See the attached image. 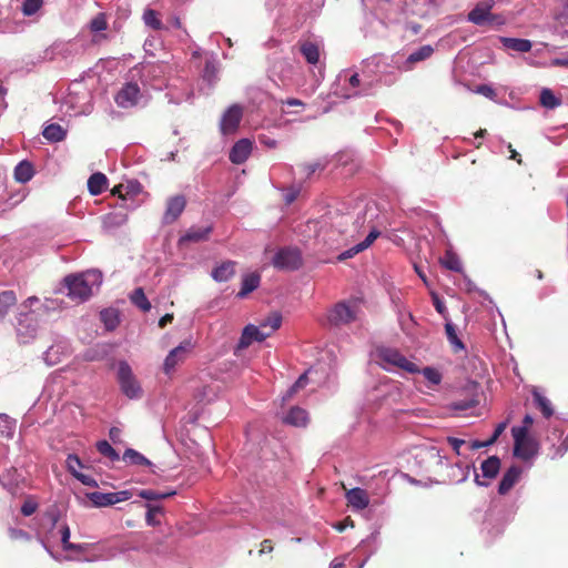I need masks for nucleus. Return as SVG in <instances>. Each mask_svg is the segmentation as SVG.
<instances>
[{
    "label": "nucleus",
    "instance_id": "nucleus-1",
    "mask_svg": "<svg viewBox=\"0 0 568 568\" xmlns=\"http://www.w3.org/2000/svg\"><path fill=\"white\" fill-rule=\"evenodd\" d=\"M383 216L378 205L366 199H358L344 204L341 213L334 217L333 225L344 237L345 242L356 240L364 230L371 232L373 229L379 231L383 225Z\"/></svg>",
    "mask_w": 568,
    "mask_h": 568
},
{
    "label": "nucleus",
    "instance_id": "nucleus-2",
    "mask_svg": "<svg viewBox=\"0 0 568 568\" xmlns=\"http://www.w3.org/2000/svg\"><path fill=\"white\" fill-rule=\"evenodd\" d=\"M362 72L365 73V87L375 93L382 85L390 87L397 82L402 73L398 64V53L385 55L373 54L361 62Z\"/></svg>",
    "mask_w": 568,
    "mask_h": 568
},
{
    "label": "nucleus",
    "instance_id": "nucleus-3",
    "mask_svg": "<svg viewBox=\"0 0 568 568\" xmlns=\"http://www.w3.org/2000/svg\"><path fill=\"white\" fill-rule=\"evenodd\" d=\"M101 284L102 274L97 270L71 274L63 280V285L68 290L67 295L77 303L89 300L94 290H98Z\"/></svg>",
    "mask_w": 568,
    "mask_h": 568
},
{
    "label": "nucleus",
    "instance_id": "nucleus-4",
    "mask_svg": "<svg viewBox=\"0 0 568 568\" xmlns=\"http://www.w3.org/2000/svg\"><path fill=\"white\" fill-rule=\"evenodd\" d=\"M34 303H39V298L30 296L18 307L16 329L20 342L24 344L36 337L39 328L40 313Z\"/></svg>",
    "mask_w": 568,
    "mask_h": 568
},
{
    "label": "nucleus",
    "instance_id": "nucleus-5",
    "mask_svg": "<svg viewBox=\"0 0 568 568\" xmlns=\"http://www.w3.org/2000/svg\"><path fill=\"white\" fill-rule=\"evenodd\" d=\"M413 466L419 473L435 474L443 466H448L442 450L433 444L416 446L412 453Z\"/></svg>",
    "mask_w": 568,
    "mask_h": 568
},
{
    "label": "nucleus",
    "instance_id": "nucleus-6",
    "mask_svg": "<svg viewBox=\"0 0 568 568\" xmlns=\"http://www.w3.org/2000/svg\"><path fill=\"white\" fill-rule=\"evenodd\" d=\"M376 362L386 371L395 368L404 369L407 373L416 374L418 366L408 361L398 349L392 347H378L375 353Z\"/></svg>",
    "mask_w": 568,
    "mask_h": 568
},
{
    "label": "nucleus",
    "instance_id": "nucleus-7",
    "mask_svg": "<svg viewBox=\"0 0 568 568\" xmlns=\"http://www.w3.org/2000/svg\"><path fill=\"white\" fill-rule=\"evenodd\" d=\"M62 524H59V517L55 510L48 511L43 515L40 528L38 530V540L41 542L48 554L57 559L55 555L51 550V544H54L58 539L61 541V535L59 528Z\"/></svg>",
    "mask_w": 568,
    "mask_h": 568
},
{
    "label": "nucleus",
    "instance_id": "nucleus-8",
    "mask_svg": "<svg viewBox=\"0 0 568 568\" xmlns=\"http://www.w3.org/2000/svg\"><path fill=\"white\" fill-rule=\"evenodd\" d=\"M118 383L121 392L130 399H139L142 396V387L135 378L131 366L121 361L118 365Z\"/></svg>",
    "mask_w": 568,
    "mask_h": 568
},
{
    "label": "nucleus",
    "instance_id": "nucleus-9",
    "mask_svg": "<svg viewBox=\"0 0 568 568\" xmlns=\"http://www.w3.org/2000/svg\"><path fill=\"white\" fill-rule=\"evenodd\" d=\"M130 548L124 544L113 541H99L92 544V552L87 559L88 561H108L114 559L116 556L124 554Z\"/></svg>",
    "mask_w": 568,
    "mask_h": 568
},
{
    "label": "nucleus",
    "instance_id": "nucleus-10",
    "mask_svg": "<svg viewBox=\"0 0 568 568\" xmlns=\"http://www.w3.org/2000/svg\"><path fill=\"white\" fill-rule=\"evenodd\" d=\"M143 98L138 83L133 81L125 82L114 95L116 105L121 109H131L138 106Z\"/></svg>",
    "mask_w": 568,
    "mask_h": 568
},
{
    "label": "nucleus",
    "instance_id": "nucleus-11",
    "mask_svg": "<svg viewBox=\"0 0 568 568\" xmlns=\"http://www.w3.org/2000/svg\"><path fill=\"white\" fill-rule=\"evenodd\" d=\"M358 307L355 302H339L334 305L328 314V321L335 326L346 325L357 318Z\"/></svg>",
    "mask_w": 568,
    "mask_h": 568
},
{
    "label": "nucleus",
    "instance_id": "nucleus-12",
    "mask_svg": "<svg viewBox=\"0 0 568 568\" xmlns=\"http://www.w3.org/2000/svg\"><path fill=\"white\" fill-rule=\"evenodd\" d=\"M272 264L277 270L295 271L302 265L301 252L294 247L280 248L273 256Z\"/></svg>",
    "mask_w": 568,
    "mask_h": 568
},
{
    "label": "nucleus",
    "instance_id": "nucleus-13",
    "mask_svg": "<svg viewBox=\"0 0 568 568\" xmlns=\"http://www.w3.org/2000/svg\"><path fill=\"white\" fill-rule=\"evenodd\" d=\"M339 78H344L346 82V90L349 92L345 95L346 98L353 97H367L374 94L373 89H367L365 87V73L362 72H353L348 75L347 71H344Z\"/></svg>",
    "mask_w": 568,
    "mask_h": 568
},
{
    "label": "nucleus",
    "instance_id": "nucleus-14",
    "mask_svg": "<svg viewBox=\"0 0 568 568\" xmlns=\"http://www.w3.org/2000/svg\"><path fill=\"white\" fill-rule=\"evenodd\" d=\"M434 48L430 44H425L410 52L407 57H402L398 53V64L402 72L412 71L415 65L432 57Z\"/></svg>",
    "mask_w": 568,
    "mask_h": 568
},
{
    "label": "nucleus",
    "instance_id": "nucleus-15",
    "mask_svg": "<svg viewBox=\"0 0 568 568\" xmlns=\"http://www.w3.org/2000/svg\"><path fill=\"white\" fill-rule=\"evenodd\" d=\"M193 348V344L191 339H185L181 342L176 347L171 349L166 355L163 363V371L165 374H171L179 363H182L187 353Z\"/></svg>",
    "mask_w": 568,
    "mask_h": 568
},
{
    "label": "nucleus",
    "instance_id": "nucleus-16",
    "mask_svg": "<svg viewBox=\"0 0 568 568\" xmlns=\"http://www.w3.org/2000/svg\"><path fill=\"white\" fill-rule=\"evenodd\" d=\"M131 497L132 493L130 490H120L114 493L93 491L89 494V499L95 507L112 506L129 500Z\"/></svg>",
    "mask_w": 568,
    "mask_h": 568
},
{
    "label": "nucleus",
    "instance_id": "nucleus-17",
    "mask_svg": "<svg viewBox=\"0 0 568 568\" xmlns=\"http://www.w3.org/2000/svg\"><path fill=\"white\" fill-rule=\"evenodd\" d=\"M500 469V459L497 456H489L480 465L481 476L475 473V483L480 487H488L496 478Z\"/></svg>",
    "mask_w": 568,
    "mask_h": 568
},
{
    "label": "nucleus",
    "instance_id": "nucleus-18",
    "mask_svg": "<svg viewBox=\"0 0 568 568\" xmlns=\"http://www.w3.org/2000/svg\"><path fill=\"white\" fill-rule=\"evenodd\" d=\"M164 64H148L142 67L140 74L143 79V83L150 85L155 90H162L164 80L162 79L164 71Z\"/></svg>",
    "mask_w": 568,
    "mask_h": 568
},
{
    "label": "nucleus",
    "instance_id": "nucleus-19",
    "mask_svg": "<svg viewBox=\"0 0 568 568\" xmlns=\"http://www.w3.org/2000/svg\"><path fill=\"white\" fill-rule=\"evenodd\" d=\"M243 111L237 104L231 105L222 115L220 122V129L223 134H230L235 132L241 120Z\"/></svg>",
    "mask_w": 568,
    "mask_h": 568
},
{
    "label": "nucleus",
    "instance_id": "nucleus-20",
    "mask_svg": "<svg viewBox=\"0 0 568 568\" xmlns=\"http://www.w3.org/2000/svg\"><path fill=\"white\" fill-rule=\"evenodd\" d=\"M186 206V199L184 195H174L168 199L166 207L162 217L164 224L174 223L183 213Z\"/></svg>",
    "mask_w": 568,
    "mask_h": 568
},
{
    "label": "nucleus",
    "instance_id": "nucleus-21",
    "mask_svg": "<svg viewBox=\"0 0 568 568\" xmlns=\"http://www.w3.org/2000/svg\"><path fill=\"white\" fill-rule=\"evenodd\" d=\"M546 442L549 444L547 454L551 459L562 457L568 450V435L562 438V433L557 429L547 436Z\"/></svg>",
    "mask_w": 568,
    "mask_h": 568
},
{
    "label": "nucleus",
    "instance_id": "nucleus-22",
    "mask_svg": "<svg viewBox=\"0 0 568 568\" xmlns=\"http://www.w3.org/2000/svg\"><path fill=\"white\" fill-rule=\"evenodd\" d=\"M495 6L494 0L479 1L468 13L467 20L476 26H485L488 22V16Z\"/></svg>",
    "mask_w": 568,
    "mask_h": 568
},
{
    "label": "nucleus",
    "instance_id": "nucleus-23",
    "mask_svg": "<svg viewBox=\"0 0 568 568\" xmlns=\"http://www.w3.org/2000/svg\"><path fill=\"white\" fill-rule=\"evenodd\" d=\"M69 343L64 339H59L43 353V361L49 366L57 365L69 354Z\"/></svg>",
    "mask_w": 568,
    "mask_h": 568
},
{
    "label": "nucleus",
    "instance_id": "nucleus-24",
    "mask_svg": "<svg viewBox=\"0 0 568 568\" xmlns=\"http://www.w3.org/2000/svg\"><path fill=\"white\" fill-rule=\"evenodd\" d=\"M379 235L381 231L373 229L363 241L339 253L337 260L342 262L354 257L358 253L367 250Z\"/></svg>",
    "mask_w": 568,
    "mask_h": 568
},
{
    "label": "nucleus",
    "instance_id": "nucleus-25",
    "mask_svg": "<svg viewBox=\"0 0 568 568\" xmlns=\"http://www.w3.org/2000/svg\"><path fill=\"white\" fill-rule=\"evenodd\" d=\"M270 336V332H266L262 328V326H255L253 324H248L244 327L240 342L239 347L245 348L252 344V342H263Z\"/></svg>",
    "mask_w": 568,
    "mask_h": 568
},
{
    "label": "nucleus",
    "instance_id": "nucleus-26",
    "mask_svg": "<svg viewBox=\"0 0 568 568\" xmlns=\"http://www.w3.org/2000/svg\"><path fill=\"white\" fill-rule=\"evenodd\" d=\"M253 150V143L250 139L239 140L230 151V161L234 164L244 163Z\"/></svg>",
    "mask_w": 568,
    "mask_h": 568
},
{
    "label": "nucleus",
    "instance_id": "nucleus-27",
    "mask_svg": "<svg viewBox=\"0 0 568 568\" xmlns=\"http://www.w3.org/2000/svg\"><path fill=\"white\" fill-rule=\"evenodd\" d=\"M346 500L348 505L355 510H363L369 504V498L366 490L355 487L349 489L346 495Z\"/></svg>",
    "mask_w": 568,
    "mask_h": 568
},
{
    "label": "nucleus",
    "instance_id": "nucleus-28",
    "mask_svg": "<svg viewBox=\"0 0 568 568\" xmlns=\"http://www.w3.org/2000/svg\"><path fill=\"white\" fill-rule=\"evenodd\" d=\"M300 52L308 64L313 67L321 65V50L317 43L304 41L300 44Z\"/></svg>",
    "mask_w": 568,
    "mask_h": 568
},
{
    "label": "nucleus",
    "instance_id": "nucleus-29",
    "mask_svg": "<svg viewBox=\"0 0 568 568\" xmlns=\"http://www.w3.org/2000/svg\"><path fill=\"white\" fill-rule=\"evenodd\" d=\"M59 532L61 535V544L65 551H78V552H85L89 550H92V544H73L70 542V528L69 526L63 523L60 528Z\"/></svg>",
    "mask_w": 568,
    "mask_h": 568
},
{
    "label": "nucleus",
    "instance_id": "nucleus-30",
    "mask_svg": "<svg viewBox=\"0 0 568 568\" xmlns=\"http://www.w3.org/2000/svg\"><path fill=\"white\" fill-rule=\"evenodd\" d=\"M521 475V468L518 466L509 467L506 473L503 475L501 480L498 485V493L500 495H506L519 480Z\"/></svg>",
    "mask_w": 568,
    "mask_h": 568
},
{
    "label": "nucleus",
    "instance_id": "nucleus-31",
    "mask_svg": "<svg viewBox=\"0 0 568 568\" xmlns=\"http://www.w3.org/2000/svg\"><path fill=\"white\" fill-rule=\"evenodd\" d=\"M538 454V443L530 438L514 445V455L523 460H530Z\"/></svg>",
    "mask_w": 568,
    "mask_h": 568
},
{
    "label": "nucleus",
    "instance_id": "nucleus-32",
    "mask_svg": "<svg viewBox=\"0 0 568 568\" xmlns=\"http://www.w3.org/2000/svg\"><path fill=\"white\" fill-rule=\"evenodd\" d=\"M235 275V262L225 261L221 264L216 265L212 272L211 276L216 282H227Z\"/></svg>",
    "mask_w": 568,
    "mask_h": 568
},
{
    "label": "nucleus",
    "instance_id": "nucleus-33",
    "mask_svg": "<svg viewBox=\"0 0 568 568\" xmlns=\"http://www.w3.org/2000/svg\"><path fill=\"white\" fill-rule=\"evenodd\" d=\"M80 88H81V81H74L71 87H70V94H69V102L72 103V104H77V108H78V113H87L91 110V101H92V95L89 91H87L83 95V102H78V101H74L72 95L73 94H79L80 93Z\"/></svg>",
    "mask_w": 568,
    "mask_h": 568
},
{
    "label": "nucleus",
    "instance_id": "nucleus-34",
    "mask_svg": "<svg viewBox=\"0 0 568 568\" xmlns=\"http://www.w3.org/2000/svg\"><path fill=\"white\" fill-rule=\"evenodd\" d=\"M212 232V226H192L190 227L184 235L180 237V244L186 242H202L209 239L210 233Z\"/></svg>",
    "mask_w": 568,
    "mask_h": 568
},
{
    "label": "nucleus",
    "instance_id": "nucleus-35",
    "mask_svg": "<svg viewBox=\"0 0 568 568\" xmlns=\"http://www.w3.org/2000/svg\"><path fill=\"white\" fill-rule=\"evenodd\" d=\"M202 80L211 89L219 80V61L211 57L205 61V65L202 73Z\"/></svg>",
    "mask_w": 568,
    "mask_h": 568
},
{
    "label": "nucleus",
    "instance_id": "nucleus-36",
    "mask_svg": "<svg viewBox=\"0 0 568 568\" xmlns=\"http://www.w3.org/2000/svg\"><path fill=\"white\" fill-rule=\"evenodd\" d=\"M261 276L258 273L253 272L245 274L242 277L241 290L237 293L239 298H244L250 293L255 291L260 286Z\"/></svg>",
    "mask_w": 568,
    "mask_h": 568
},
{
    "label": "nucleus",
    "instance_id": "nucleus-37",
    "mask_svg": "<svg viewBox=\"0 0 568 568\" xmlns=\"http://www.w3.org/2000/svg\"><path fill=\"white\" fill-rule=\"evenodd\" d=\"M500 43L504 48L516 52L526 53L531 50V41L527 39L500 37Z\"/></svg>",
    "mask_w": 568,
    "mask_h": 568
},
{
    "label": "nucleus",
    "instance_id": "nucleus-38",
    "mask_svg": "<svg viewBox=\"0 0 568 568\" xmlns=\"http://www.w3.org/2000/svg\"><path fill=\"white\" fill-rule=\"evenodd\" d=\"M308 420V415H307V412L301 407H292L290 409V412L285 415V417L283 418V422L285 424H288V425H292V426H295V427H301V426H305L306 423Z\"/></svg>",
    "mask_w": 568,
    "mask_h": 568
},
{
    "label": "nucleus",
    "instance_id": "nucleus-39",
    "mask_svg": "<svg viewBox=\"0 0 568 568\" xmlns=\"http://www.w3.org/2000/svg\"><path fill=\"white\" fill-rule=\"evenodd\" d=\"M128 220V216L122 211L110 212L102 217V226L105 231H111L122 226Z\"/></svg>",
    "mask_w": 568,
    "mask_h": 568
},
{
    "label": "nucleus",
    "instance_id": "nucleus-40",
    "mask_svg": "<svg viewBox=\"0 0 568 568\" xmlns=\"http://www.w3.org/2000/svg\"><path fill=\"white\" fill-rule=\"evenodd\" d=\"M108 187V179L103 173H93L88 180V190L91 195H99Z\"/></svg>",
    "mask_w": 568,
    "mask_h": 568
},
{
    "label": "nucleus",
    "instance_id": "nucleus-41",
    "mask_svg": "<svg viewBox=\"0 0 568 568\" xmlns=\"http://www.w3.org/2000/svg\"><path fill=\"white\" fill-rule=\"evenodd\" d=\"M534 403L545 418H550L554 415V408L551 402L544 396L537 388L531 392Z\"/></svg>",
    "mask_w": 568,
    "mask_h": 568
},
{
    "label": "nucleus",
    "instance_id": "nucleus-42",
    "mask_svg": "<svg viewBox=\"0 0 568 568\" xmlns=\"http://www.w3.org/2000/svg\"><path fill=\"white\" fill-rule=\"evenodd\" d=\"M122 459L129 465L153 467V463L144 455L133 448H126L123 453Z\"/></svg>",
    "mask_w": 568,
    "mask_h": 568
},
{
    "label": "nucleus",
    "instance_id": "nucleus-43",
    "mask_svg": "<svg viewBox=\"0 0 568 568\" xmlns=\"http://www.w3.org/2000/svg\"><path fill=\"white\" fill-rule=\"evenodd\" d=\"M13 175L19 183L29 182L34 175L33 165L28 161H21L16 165Z\"/></svg>",
    "mask_w": 568,
    "mask_h": 568
},
{
    "label": "nucleus",
    "instance_id": "nucleus-44",
    "mask_svg": "<svg viewBox=\"0 0 568 568\" xmlns=\"http://www.w3.org/2000/svg\"><path fill=\"white\" fill-rule=\"evenodd\" d=\"M42 135L50 142H60L64 140L67 131L58 123H50L44 126Z\"/></svg>",
    "mask_w": 568,
    "mask_h": 568
},
{
    "label": "nucleus",
    "instance_id": "nucleus-45",
    "mask_svg": "<svg viewBox=\"0 0 568 568\" xmlns=\"http://www.w3.org/2000/svg\"><path fill=\"white\" fill-rule=\"evenodd\" d=\"M17 420L7 414H0V437L12 439L16 433Z\"/></svg>",
    "mask_w": 568,
    "mask_h": 568
},
{
    "label": "nucleus",
    "instance_id": "nucleus-46",
    "mask_svg": "<svg viewBox=\"0 0 568 568\" xmlns=\"http://www.w3.org/2000/svg\"><path fill=\"white\" fill-rule=\"evenodd\" d=\"M19 483L18 470L14 467L7 468L3 474L0 475V485L11 491Z\"/></svg>",
    "mask_w": 568,
    "mask_h": 568
},
{
    "label": "nucleus",
    "instance_id": "nucleus-47",
    "mask_svg": "<svg viewBox=\"0 0 568 568\" xmlns=\"http://www.w3.org/2000/svg\"><path fill=\"white\" fill-rule=\"evenodd\" d=\"M470 474V465H463L460 463H456L455 465L450 466V474L449 478L450 480L459 484L467 480Z\"/></svg>",
    "mask_w": 568,
    "mask_h": 568
},
{
    "label": "nucleus",
    "instance_id": "nucleus-48",
    "mask_svg": "<svg viewBox=\"0 0 568 568\" xmlns=\"http://www.w3.org/2000/svg\"><path fill=\"white\" fill-rule=\"evenodd\" d=\"M130 301L143 312H149L152 307L142 287H136L131 293Z\"/></svg>",
    "mask_w": 568,
    "mask_h": 568
},
{
    "label": "nucleus",
    "instance_id": "nucleus-49",
    "mask_svg": "<svg viewBox=\"0 0 568 568\" xmlns=\"http://www.w3.org/2000/svg\"><path fill=\"white\" fill-rule=\"evenodd\" d=\"M325 0H310L307 4H302L300 14L304 18H315L324 6Z\"/></svg>",
    "mask_w": 568,
    "mask_h": 568
},
{
    "label": "nucleus",
    "instance_id": "nucleus-50",
    "mask_svg": "<svg viewBox=\"0 0 568 568\" xmlns=\"http://www.w3.org/2000/svg\"><path fill=\"white\" fill-rule=\"evenodd\" d=\"M165 95L168 98L169 103L180 104L183 101H190L193 97V92L192 90H190L189 85H185V88L181 92L170 89Z\"/></svg>",
    "mask_w": 568,
    "mask_h": 568
},
{
    "label": "nucleus",
    "instance_id": "nucleus-51",
    "mask_svg": "<svg viewBox=\"0 0 568 568\" xmlns=\"http://www.w3.org/2000/svg\"><path fill=\"white\" fill-rule=\"evenodd\" d=\"M17 304V296L13 291L0 293V320L3 318L9 310Z\"/></svg>",
    "mask_w": 568,
    "mask_h": 568
},
{
    "label": "nucleus",
    "instance_id": "nucleus-52",
    "mask_svg": "<svg viewBox=\"0 0 568 568\" xmlns=\"http://www.w3.org/2000/svg\"><path fill=\"white\" fill-rule=\"evenodd\" d=\"M445 332H446L447 339H448L449 344L453 346L455 352L465 349V345L460 341V338L457 336L456 327L452 322L447 321L445 323Z\"/></svg>",
    "mask_w": 568,
    "mask_h": 568
},
{
    "label": "nucleus",
    "instance_id": "nucleus-53",
    "mask_svg": "<svg viewBox=\"0 0 568 568\" xmlns=\"http://www.w3.org/2000/svg\"><path fill=\"white\" fill-rule=\"evenodd\" d=\"M34 306L37 310H39V313H50L60 311L63 307V301L59 298H44V301H40L39 303H34Z\"/></svg>",
    "mask_w": 568,
    "mask_h": 568
},
{
    "label": "nucleus",
    "instance_id": "nucleus-54",
    "mask_svg": "<svg viewBox=\"0 0 568 568\" xmlns=\"http://www.w3.org/2000/svg\"><path fill=\"white\" fill-rule=\"evenodd\" d=\"M540 104L546 109H555L560 105L561 100L557 98L550 89L544 88L540 91Z\"/></svg>",
    "mask_w": 568,
    "mask_h": 568
},
{
    "label": "nucleus",
    "instance_id": "nucleus-55",
    "mask_svg": "<svg viewBox=\"0 0 568 568\" xmlns=\"http://www.w3.org/2000/svg\"><path fill=\"white\" fill-rule=\"evenodd\" d=\"M440 263L444 267L454 272H460L463 268L462 262L457 254L449 250L445 253L444 257L440 260Z\"/></svg>",
    "mask_w": 568,
    "mask_h": 568
},
{
    "label": "nucleus",
    "instance_id": "nucleus-56",
    "mask_svg": "<svg viewBox=\"0 0 568 568\" xmlns=\"http://www.w3.org/2000/svg\"><path fill=\"white\" fill-rule=\"evenodd\" d=\"M143 21L145 26L152 28L153 30H162L164 28L161 19L159 18V13L153 9L144 10Z\"/></svg>",
    "mask_w": 568,
    "mask_h": 568
},
{
    "label": "nucleus",
    "instance_id": "nucleus-57",
    "mask_svg": "<svg viewBox=\"0 0 568 568\" xmlns=\"http://www.w3.org/2000/svg\"><path fill=\"white\" fill-rule=\"evenodd\" d=\"M282 324V315L278 312L272 313L267 318L263 320L260 325L266 332H270V335L280 328Z\"/></svg>",
    "mask_w": 568,
    "mask_h": 568
},
{
    "label": "nucleus",
    "instance_id": "nucleus-58",
    "mask_svg": "<svg viewBox=\"0 0 568 568\" xmlns=\"http://www.w3.org/2000/svg\"><path fill=\"white\" fill-rule=\"evenodd\" d=\"M144 506L146 508V524L152 527L160 525L158 516L163 514V508L161 506L152 505L150 503L145 504Z\"/></svg>",
    "mask_w": 568,
    "mask_h": 568
},
{
    "label": "nucleus",
    "instance_id": "nucleus-59",
    "mask_svg": "<svg viewBox=\"0 0 568 568\" xmlns=\"http://www.w3.org/2000/svg\"><path fill=\"white\" fill-rule=\"evenodd\" d=\"M418 373H422L425 379L429 383L430 386H437L442 383L443 375L439 372V369L426 366L422 371L419 369Z\"/></svg>",
    "mask_w": 568,
    "mask_h": 568
},
{
    "label": "nucleus",
    "instance_id": "nucleus-60",
    "mask_svg": "<svg viewBox=\"0 0 568 568\" xmlns=\"http://www.w3.org/2000/svg\"><path fill=\"white\" fill-rule=\"evenodd\" d=\"M97 449L101 455L108 457L112 462H116L120 459L119 453L106 440L98 442Z\"/></svg>",
    "mask_w": 568,
    "mask_h": 568
},
{
    "label": "nucleus",
    "instance_id": "nucleus-61",
    "mask_svg": "<svg viewBox=\"0 0 568 568\" xmlns=\"http://www.w3.org/2000/svg\"><path fill=\"white\" fill-rule=\"evenodd\" d=\"M101 321L104 323V326L112 331L119 324V316L118 313L113 310H103L101 312Z\"/></svg>",
    "mask_w": 568,
    "mask_h": 568
},
{
    "label": "nucleus",
    "instance_id": "nucleus-62",
    "mask_svg": "<svg viewBox=\"0 0 568 568\" xmlns=\"http://www.w3.org/2000/svg\"><path fill=\"white\" fill-rule=\"evenodd\" d=\"M307 381V373L302 374L297 381L287 389L286 394L283 396V402L290 400L300 389L305 387Z\"/></svg>",
    "mask_w": 568,
    "mask_h": 568
},
{
    "label": "nucleus",
    "instance_id": "nucleus-63",
    "mask_svg": "<svg viewBox=\"0 0 568 568\" xmlns=\"http://www.w3.org/2000/svg\"><path fill=\"white\" fill-rule=\"evenodd\" d=\"M43 4V0H23L21 11L24 16H33Z\"/></svg>",
    "mask_w": 568,
    "mask_h": 568
},
{
    "label": "nucleus",
    "instance_id": "nucleus-64",
    "mask_svg": "<svg viewBox=\"0 0 568 568\" xmlns=\"http://www.w3.org/2000/svg\"><path fill=\"white\" fill-rule=\"evenodd\" d=\"M478 400L476 398H467L455 400L450 404L452 409L464 412L477 406Z\"/></svg>",
    "mask_w": 568,
    "mask_h": 568
}]
</instances>
